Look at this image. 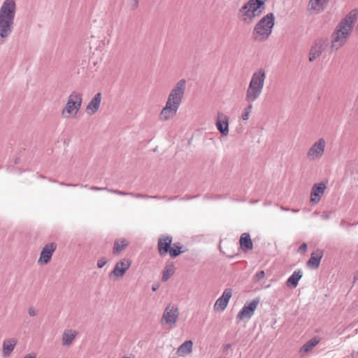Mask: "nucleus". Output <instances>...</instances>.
<instances>
[{"label":"nucleus","instance_id":"nucleus-46","mask_svg":"<svg viewBox=\"0 0 358 358\" xmlns=\"http://www.w3.org/2000/svg\"><path fill=\"white\" fill-rule=\"evenodd\" d=\"M290 211L292 212V213H298L299 211V209H290Z\"/></svg>","mask_w":358,"mask_h":358},{"label":"nucleus","instance_id":"nucleus-14","mask_svg":"<svg viewBox=\"0 0 358 358\" xmlns=\"http://www.w3.org/2000/svg\"><path fill=\"white\" fill-rule=\"evenodd\" d=\"M232 295V290L229 288L225 289L222 293V295L219 297L214 305V309L215 310L223 311L227 308L229 301Z\"/></svg>","mask_w":358,"mask_h":358},{"label":"nucleus","instance_id":"nucleus-24","mask_svg":"<svg viewBox=\"0 0 358 358\" xmlns=\"http://www.w3.org/2000/svg\"><path fill=\"white\" fill-rule=\"evenodd\" d=\"M77 335V331L73 329H67L64 331L62 336L63 345H70Z\"/></svg>","mask_w":358,"mask_h":358},{"label":"nucleus","instance_id":"nucleus-17","mask_svg":"<svg viewBox=\"0 0 358 358\" xmlns=\"http://www.w3.org/2000/svg\"><path fill=\"white\" fill-rule=\"evenodd\" d=\"M326 185L323 182L315 184L310 192V202L317 203L324 194Z\"/></svg>","mask_w":358,"mask_h":358},{"label":"nucleus","instance_id":"nucleus-18","mask_svg":"<svg viewBox=\"0 0 358 358\" xmlns=\"http://www.w3.org/2000/svg\"><path fill=\"white\" fill-rule=\"evenodd\" d=\"M172 237L166 236L163 238H160L158 241V250L161 256L166 255L171 246Z\"/></svg>","mask_w":358,"mask_h":358},{"label":"nucleus","instance_id":"nucleus-31","mask_svg":"<svg viewBox=\"0 0 358 358\" xmlns=\"http://www.w3.org/2000/svg\"><path fill=\"white\" fill-rule=\"evenodd\" d=\"M252 105L250 103L243 110V113L241 115V118L243 120H248L249 119L250 113L252 112Z\"/></svg>","mask_w":358,"mask_h":358},{"label":"nucleus","instance_id":"nucleus-8","mask_svg":"<svg viewBox=\"0 0 358 358\" xmlns=\"http://www.w3.org/2000/svg\"><path fill=\"white\" fill-rule=\"evenodd\" d=\"M179 316V310L175 305H168L163 313L161 320L162 324H166L171 329L175 327Z\"/></svg>","mask_w":358,"mask_h":358},{"label":"nucleus","instance_id":"nucleus-49","mask_svg":"<svg viewBox=\"0 0 358 358\" xmlns=\"http://www.w3.org/2000/svg\"><path fill=\"white\" fill-rule=\"evenodd\" d=\"M18 161H19V159H15V164H17V163H18Z\"/></svg>","mask_w":358,"mask_h":358},{"label":"nucleus","instance_id":"nucleus-38","mask_svg":"<svg viewBox=\"0 0 358 358\" xmlns=\"http://www.w3.org/2000/svg\"><path fill=\"white\" fill-rule=\"evenodd\" d=\"M331 217L330 212H323L321 215V218L324 220H327Z\"/></svg>","mask_w":358,"mask_h":358},{"label":"nucleus","instance_id":"nucleus-37","mask_svg":"<svg viewBox=\"0 0 358 358\" xmlns=\"http://www.w3.org/2000/svg\"><path fill=\"white\" fill-rule=\"evenodd\" d=\"M106 264V260L104 258H101L97 262V267L99 268H103Z\"/></svg>","mask_w":358,"mask_h":358},{"label":"nucleus","instance_id":"nucleus-47","mask_svg":"<svg viewBox=\"0 0 358 358\" xmlns=\"http://www.w3.org/2000/svg\"><path fill=\"white\" fill-rule=\"evenodd\" d=\"M134 1V3H135V6H137L138 3V0H133Z\"/></svg>","mask_w":358,"mask_h":358},{"label":"nucleus","instance_id":"nucleus-27","mask_svg":"<svg viewBox=\"0 0 358 358\" xmlns=\"http://www.w3.org/2000/svg\"><path fill=\"white\" fill-rule=\"evenodd\" d=\"M193 343L192 341H186L182 343L178 349V352L181 355L189 354L192 351Z\"/></svg>","mask_w":358,"mask_h":358},{"label":"nucleus","instance_id":"nucleus-40","mask_svg":"<svg viewBox=\"0 0 358 358\" xmlns=\"http://www.w3.org/2000/svg\"><path fill=\"white\" fill-rule=\"evenodd\" d=\"M352 226V224L350 223H348V222H346L345 220H342L340 222V227H343V228H346V227H350Z\"/></svg>","mask_w":358,"mask_h":358},{"label":"nucleus","instance_id":"nucleus-4","mask_svg":"<svg viewBox=\"0 0 358 358\" xmlns=\"http://www.w3.org/2000/svg\"><path fill=\"white\" fill-rule=\"evenodd\" d=\"M274 25V14L267 13L255 24L252 33L253 39L259 42L266 41L271 36Z\"/></svg>","mask_w":358,"mask_h":358},{"label":"nucleus","instance_id":"nucleus-25","mask_svg":"<svg viewBox=\"0 0 358 358\" xmlns=\"http://www.w3.org/2000/svg\"><path fill=\"white\" fill-rule=\"evenodd\" d=\"M322 258V252H320L317 254L313 253L307 262V266L311 268H317L320 264Z\"/></svg>","mask_w":358,"mask_h":358},{"label":"nucleus","instance_id":"nucleus-48","mask_svg":"<svg viewBox=\"0 0 358 358\" xmlns=\"http://www.w3.org/2000/svg\"><path fill=\"white\" fill-rule=\"evenodd\" d=\"M59 185H62V186H65V185H67V183H65V182H60Z\"/></svg>","mask_w":358,"mask_h":358},{"label":"nucleus","instance_id":"nucleus-10","mask_svg":"<svg viewBox=\"0 0 358 358\" xmlns=\"http://www.w3.org/2000/svg\"><path fill=\"white\" fill-rule=\"evenodd\" d=\"M259 303V299H255L250 303H245L236 315V320L241 321L245 319H250Z\"/></svg>","mask_w":358,"mask_h":358},{"label":"nucleus","instance_id":"nucleus-35","mask_svg":"<svg viewBox=\"0 0 358 358\" xmlns=\"http://www.w3.org/2000/svg\"><path fill=\"white\" fill-rule=\"evenodd\" d=\"M265 277V273L264 271H260L256 273V274L254 276V279L255 281L259 282L262 280Z\"/></svg>","mask_w":358,"mask_h":358},{"label":"nucleus","instance_id":"nucleus-12","mask_svg":"<svg viewBox=\"0 0 358 358\" xmlns=\"http://www.w3.org/2000/svg\"><path fill=\"white\" fill-rule=\"evenodd\" d=\"M57 248V245L55 243L46 244L42 249L40 257L38 260V264H48Z\"/></svg>","mask_w":358,"mask_h":358},{"label":"nucleus","instance_id":"nucleus-22","mask_svg":"<svg viewBox=\"0 0 358 358\" xmlns=\"http://www.w3.org/2000/svg\"><path fill=\"white\" fill-rule=\"evenodd\" d=\"M239 242L241 249L244 251L252 250L253 248L252 241L248 233H243L241 236Z\"/></svg>","mask_w":358,"mask_h":358},{"label":"nucleus","instance_id":"nucleus-34","mask_svg":"<svg viewBox=\"0 0 358 358\" xmlns=\"http://www.w3.org/2000/svg\"><path fill=\"white\" fill-rule=\"evenodd\" d=\"M107 192L113 193V194H115L117 195H120V196L129 195V192H122V191H120L118 189H110V188H108Z\"/></svg>","mask_w":358,"mask_h":358},{"label":"nucleus","instance_id":"nucleus-7","mask_svg":"<svg viewBox=\"0 0 358 358\" xmlns=\"http://www.w3.org/2000/svg\"><path fill=\"white\" fill-rule=\"evenodd\" d=\"M186 87V80H180L174 86L169 95L167 101L180 106L183 98Z\"/></svg>","mask_w":358,"mask_h":358},{"label":"nucleus","instance_id":"nucleus-21","mask_svg":"<svg viewBox=\"0 0 358 358\" xmlns=\"http://www.w3.org/2000/svg\"><path fill=\"white\" fill-rule=\"evenodd\" d=\"M329 0H310V9L315 13H319L324 10Z\"/></svg>","mask_w":358,"mask_h":358},{"label":"nucleus","instance_id":"nucleus-19","mask_svg":"<svg viewBox=\"0 0 358 358\" xmlns=\"http://www.w3.org/2000/svg\"><path fill=\"white\" fill-rule=\"evenodd\" d=\"M101 101V93H96L94 96L89 102L86 107L87 114L93 115L96 113L99 108Z\"/></svg>","mask_w":358,"mask_h":358},{"label":"nucleus","instance_id":"nucleus-28","mask_svg":"<svg viewBox=\"0 0 358 358\" xmlns=\"http://www.w3.org/2000/svg\"><path fill=\"white\" fill-rule=\"evenodd\" d=\"M319 340L317 338H313L306 342L300 349L301 352H308L310 351L317 343Z\"/></svg>","mask_w":358,"mask_h":358},{"label":"nucleus","instance_id":"nucleus-39","mask_svg":"<svg viewBox=\"0 0 358 358\" xmlns=\"http://www.w3.org/2000/svg\"><path fill=\"white\" fill-rule=\"evenodd\" d=\"M307 250V244L303 243L298 248L297 251L299 252H304Z\"/></svg>","mask_w":358,"mask_h":358},{"label":"nucleus","instance_id":"nucleus-30","mask_svg":"<svg viewBox=\"0 0 358 358\" xmlns=\"http://www.w3.org/2000/svg\"><path fill=\"white\" fill-rule=\"evenodd\" d=\"M182 246L180 245V243H174L173 246L171 247L169 251L170 256L173 258L178 257L181 253L184 252V251L181 250Z\"/></svg>","mask_w":358,"mask_h":358},{"label":"nucleus","instance_id":"nucleus-29","mask_svg":"<svg viewBox=\"0 0 358 358\" xmlns=\"http://www.w3.org/2000/svg\"><path fill=\"white\" fill-rule=\"evenodd\" d=\"M174 273V266L173 264L167 265L162 275V281H167Z\"/></svg>","mask_w":358,"mask_h":358},{"label":"nucleus","instance_id":"nucleus-9","mask_svg":"<svg viewBox=\"0 0 358 358\" xmlns=\"http://www.w3.org/2000/svg\"><path fill=\"white\" fill-rule=\"evenodd\" d=\"M326 141L323 138H319L309 148L307 152V158L310 161L318 160L324 155Z\"/></svg>","mask_w":358,"mask_h":358},{"label":"nucleus","instance_id":"nucleus-36","mask_svg":"<svg viewBox=\"0 0 358 358\" xmlns=\"http://www.w3.org/2000/svg\"><path fill=\"white\" fill-rule=\"evenodd\" d=\"M129 196L136 199H148V195L129 192Z\"/></svg>","mask_w":358,"mask_h":358},{"label":"nucleus","instance_id":"nucleus-45","mask_svg":"<svg viewBox=\"0 0 358 358\" xmlns=\"http://www.w3.org/2000/svg\"><path fill=\"white\" fill-rule=\"evenodd\" d=\"M280 209L283 211H290V208H286V207H284V206H281L280 207Z\"/></svg>","mask_w":358,"mask_h":358},{"label":"nucleus","instance_id":"nucleus-33","mask_svg":"<svg viewBox=\"0 0 358 358\" xmlns=\"http://www.w3.org/2000/svg\"><path fill=\"white\" fill-rule=\"evenodd\" d=\"M79 186L82 188H89L90 190L93 191H107L108 189V187H99L96 186L88 187L87 185H80Z\"/></svg>","mask_w":358,"mask_h":358},{"label":"nucleus","instance_id":"nucleus-3","mask_svg":"<svg viewBox=\"0 0 358 358\" xmlns=\"http://www.w3.org/2000/svg\"><path fill=\"white\" fill-rule=\"evenodd\" d=\"M266 4L261 0H248L238 10L237 16L245 25L252 24L264 13Z\"/></svg>","mask_w":358,"mask_h":358},{"label":"nucleus","instance_id":"nucleus-44","mask_svg":"<svg viewBox=\"0 0 358 358\" xmlns=\"http://www.w3.org/2000/svg\"><path fill=\"white\" fill-rule=\"evenodd\" d=\"M78 185H78V184H71V183H67V185H65L66 187H76Z\"/></svg>","mask_w":358,"mask_h":358},{"label":"nucleus","instance_id":"nucleus-20","mask_svg":"<svg viewBox=\"0 0 358 358\" xmlns=\"http://www.w3.org/2000/svg\"><path fill=\"white\" fill-rule=\"evenodd\" d=\"M303 276L301 270L298 269L293 272V273L288 278L286 281V285L288 287L295 288L299 284V281Z\"/></svg>","mask_w":358,"mask_h":358},{"label":"nucleus","instance_id":"nucleus-13","mask_svg":"<svg viewBox=\"0 0 358 358\" xmlns=\"http://www.w3.org/2000/svg\"><path fill=\"white\" fill-rule=\"evenodd\" d=\"M131 266V261L129 259H123L121 261L116 263L113 270L109 274L111 278L112 275L115 277H122L126 271Z\"/></svg>","mask_w":358,"mask_h":358},{"label":"nucleus","instance_id":"nucleus-16","mask_svg":"<svg viewBox=\"0 0 358 358\" xmlns=\"http://www.w3.org/2000/svg\"><path fill=\"white\" fill-rule=\"evenodd\" d=\"M216 127L222 136H227L229 133V117L223 114L218 113L216 122Z\"/></svg>","mask_w":358,"mask_h":358},{"label":"nucleus","instance_id":"nucleus-5","mask_svg":"<svg viewBox=\"0 0 358 358\" xmlns=\"http://www.w3.org/2000/svg\"><path fill=\"white\" fill-rule=\"evenodd\" d=\"M266 76V71L263 68H259L253 73L246 90L245 100L248 102H254L260 96Z\"/></svg>","mask_w":358,"mask_h":358},{"label":"nucleus","instance_id":"nucleus-11","mask_svg":"<svg viewBox=\"0 0 358 358\" xmlns=\"http://www.w3.org/2000/svg\"><path fill=\"white\" fill-rule=\"evenodd\" d=\"M328 44L329 41L327 38H320L316 40L310 50L308 60L310 62H313L315 59L319 57L327 48Z\"/></svg>","mask_w":358,"mask_h":358},{"label":"nucleus","instance_id":"nucleus-23","mask_svg":"<svg viewBox=\"0 0 358 358\" xmlns=\"http://www.w3.org/2000/svg\"><path fill=\"white\" fill-rule=\"evenodd\" d=\"M17 341L14 338L6 339L3 342V355L6 357L10 355L14 350Z\"/></svg>","mask_w":358,"mask_h":358},{"label":"nucleus","instance_id":"nucleus-32","mask_svg":"<svg viewBox=\"0 0 358 358\" xmlns=\"http://www.w3.org/2000/svg\"><path fill=\"white\" fill-rule=\"evenodd\" d=\"M178 196H173V197H168L166 196H150L148 195V199H164L166 201H173L175 199H177Z\"/></svg>","mask_w":358,"mask_h":358},{"label":"nucleus","instance_id":"nucleus-26","mask_svg":"<svg viewBox=\"0 0 358 358\" xmlns=\"http://www.w3.org/2000/svg\"><path fill=\"white\" fill-rule=\"evenodd\" d=\"M129 245L125 238H119L115 241L113 252L114 255L119 254L124 250Z\"/></svg>","mask_w":358,"mask_h":358},{"label":"nucleus","instance_id":"nucleus-2","mask_svg":"<svg viewBox=\"0 0 358 358\" xmlns=\"http://www.w3.org/2000/svg\"><path fill=\"white\" fill-rule=\"evenodd\" d=\"M16 11L15 0H5L0 8V37L7 38L13 31Z\"/></svg>","mask_w":358,"mask_h":358},{"label":"nucleus","instance_id":"nucleus-41","mask_svg":"<svg viewBox=\"0 0 358 358\" xmlns=\"http://www.w3.org/2000/svg\"><path fill=\"white\" fill-rule=\"evenodd\" d=\"M28 312L29 315L32 317L37 315V311L34 308H29Z\"/></svg>","mask_w":358,"mask_h":358},{"label":"nucleus","instance_id":"nucleus-15","mask_svg":"<svg viewBox=\"0 0 358 358\" xmlns=\"http://www.w3.org/2000/svg\"><path fill=\"white\" fill-rule=\"evenodd\" d=\"M178 108L179 106L166 101L165 107L160 113L159 119L162 121H166L173 117L176 115Z\"/></svg>","mask_w":358,"mask_h":358},{"label":"nucleus","instance_id":"nucleus-43","mask_svg":"<svg viewBox=\"0 0 358 358\" xmlns=\"http://www.w3.org/2000/svg\"><path fill=\"white\" fill-rule=\"evenodd\" d=\"M24 358H36V356L31 354H28Z\"/></svg>","mask_w":358,"mask_h":358},{"label":"nucleus","instance_id":"nucleus-1","mask_svg":"<svg viewBox=\"0 0 358 358\" xmlns=\"http://www.w3.org/2000/svg\"><path fill=\"white\" fill-rule=\"evenodd\" d=\"M357 14L358 11L357 9L352 10L336 27L331 34L330 45L331 52L338 50L346 43L357 21Z\"/></svg>","mask_w":358,"mask_h":358},{"label":"nucleus","instance_id":"nucleus-6","mask_svg":"<svg viewBox=\"0 0 358 358\" xmlns=\"http://www.w3.org/2000/svg\"><path fill=\"white\" fill-rule=\"evenodd\" d=\"M82 102V93L77 91L72 92L69 96L65 107L62 112V116L67 118L71 115H76L80 109Z\"/></svg>","mask_w":358,"mask_h":358},{"label":"nucleus","instance_id":"nucleus-42","mask_svg":"<svg viewBox=\"0 0 358 358\" xmlns=\"http://www.w3.org/2000/svg\"><path fill=\"white\" fill-rule=\"evenodd\" d=\"M159 287V285L158 283H155L152 286V291H157Z\"/></svg>","mask_w":358,"mask_h":358}]
</instances>
